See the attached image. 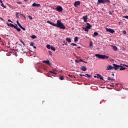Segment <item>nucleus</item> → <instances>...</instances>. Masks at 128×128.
<instances>
[{
	"mask_svg": "<svg viewBox=\"0 0 128 128\" xmlns=\"http://www.w3.org/2000/svg\"><path fill=\"white\" fill-rule=\"evenodd\" d=\"M47 23L50 24H51V26H56V28H58L61 30H66V26L64 25V24H62V21L60 20H57L56 24L52 22L50 20L47 21Z\"/></svg>",
	"mask_w": 128,
	"mask_h": 128,
	"instance_id": "nucleus-1",
	"label": "nucleus"
},
{
	"mask_svg": "<svg viewBox=\"0 0 128 128\" xmlns=\"http://www.w3.org/2000/svg\"><path fill=\"white\" fill-rule=\"evenodd\" d=\"M95 56H96V58H101L102 60H104V58H108V56L100 54H96Z\"/></svg>",
	"mask_w": 128,
	"mask_h": 128,
	"instance_id": "nucleus-2",
	"label": "nucleus"
},
{
	"mask_svg": "<svg viewBox=\"0 0 128 128\" xmlns=\"http://www.w3.org/2000/svg\"><path fill=\"white\" fill-rule=\"evenodd\" d=\"M106 2H110V0H98V3L100 4H106Z\"/></svg>",
	"mask_w": 128,
	"mask_h": 128,
	"instance_id": "nucleus-3",
	"label": "nucleus"
},
{
	"mask_svg": "<svg viewBox=\"0 0 128 128\" xmlns=\"http://www.w3.org/2000/svg\"><path fill=\"white\" fill-rule=\"evenodd\" d=\"M56 10L60 12H62V7L60 6H58L56 8H55Z\"/></svg>",
	"mask_w": 128,
	"mask_h": 128,
	"instance_id": "nucleus-4",
	"label": "nucleus"
},
{
	"mask_svg": "<svg viewBox=\"0 0 128 128\" xmlns=\"http://www.w3.org/2000/svg\"><path fill=\"white\" fill-rule=\"evenodd\" d=\"M113 69L115 70H120V66L116 64H113Z\"/></svg>",
	"mask_w": 128,
	"mask_h": 128,
	"instance_id": "nucleus-5",
	"label": "nucleus"
},
{
	"mask_svg": "<svg viewBox=\"0 0 128 128\" xmlns=\"http://www.w3.org/2000/svg\"><path fill=\"white\" fill-rule=\"evenodd\" d=\"M105 30L106 32H110L111 34H114V30L112 28H105Z\"/></svg>",
	"mask_w": 128,
	"mask_h": 128,
	"instance_id": "nucleus-6",
	"label": "nucleus"
},
{
	"mask_svg": "<svg viewBox=\"0 0 128 128\" xmlns=\"http://www.w3.org/2000/svg\"><path fill=\"white\" fill-rule=\"evenodd\" d=\"M106 70H113V66L112 65L108 64L106 66Z\"/></svg>",
	"mask_w": 128,
	"mask_h": 128,
	"instance_id": "nucleus-7",
	"label": "nucleus"
},
{
	"mask_svg": "<svg viewBox=\"0 0 128 128\" xmlns=\"http://www.w3.org/2000/svg\"><path fill=\"white\" fill-rule=\"evenodd\" d=\"M32 6H33L34 8H36V6L37 8H40V4L34 3L33 4H32Z\"/></svg>",
	"mask_w": 128,
	"mask_h": 128,
	"instance_id": "nucleus-8",
	"label": "nucleus"
},
{
	"mask_svg": "<svg viewBox=\"0 0 128 128\" xmlns=\"http://www.w3.org/2000/svg\"><path fill=\"white\" fill-rule=\"evenodd\" d=\"M82 20H84V22H88V15L84 16L82 17Z\"/></svg>",
	"mask_w": 128,
	"mask_h": 128,
	"instance_id": "nucleus-9",
	"label": "nucleus"
},
{
	"mask_svg": "<svg viewBox=\"0 0 128 128\" xmlns=\"http://www.w3.org/2000/svg\"><path fill=\"white\" fill-rule=\"evenodd\" d=\"M80 1L75 2L74 3V6H80Z\"/></svg>",
	"mask_w": 128,
	"mask_h": 128,
	"instance_id": "nucleus-10",
	"label": "nucleus"
},
{
	"mask_svg": "<svg viewBox=\"0 0 128 128\" xmlns=\"http://www.w3.org/2000/svg\"><path fill=\"white\" fill-rule=\"evenodd\" d=\"M42 62L44 64H49V66H52V63H50V60H48L42 61Z\"/></svg>",
	"mask_w": 128,
	"mask_h": 128,
	"instance_id": "nucleus-11",
	"label": "nucleus"
},
{
	"mask_svg": "<svg viewBox=\"0 0 128 128\" xmlns=\"http://www.w3.org/2000/svg\"><path fill=\"white\" fill-rule=\"evenodd\" d=\"M97 76V78H100V80H104V77L102 76L100 74H96Z\"/></svg>",
	"mask_w": 128,
	"mask_h": 128,
	"instance_id": "nucleus-12",
	"label": "nucleus"
},
{
	"mask_svg": "<svg viewBox=\"0 0 128 128\" xmlns=\"http://www.w3.org/2000/svg\"><path fill=\"white\" fill-rule=\"evenodd\" d=\"M80 70L83 72H86V68L84 66H82L80 67Z\"/></svg>",
	"mask_w": 128,
	"mask_h": 128,
	"instance_id": "nucleus-13",
	"label": "nucleus"
},
{
	"mask_svg": "<svg viewBox=\"0 0 128 128\" xmlns=\"http://www.w3.org/2000/svg\"><path fill=\"white\" fill-rule=\"evenodd\" d=\"M87 26H86V27H87V28H88V30H90V28H92V25H90V23H86Z\"/></svg>",
	"mask_w": 128,
	"mask_h": 128,
	"instance_id": "nucleus-14",
	"label": "nucleus"
},
{
	"mask_svg": "<svg viewBox=\"0 0 128 128\" xmlns=\"http://www.w3.org/2000/svg\"><path fill=\"white\" fill-rule=\"evenodd\" d=\"M7 24L8 26H10L11 28H14V25L12 23H7Z\"/></svg>",
	"mask_w": 128,
	"mask_h": 128,
	"instance_id": "nucleus-15",
	"label": "nucleus"
},
{
	"mask_svg": "<svg viewBox=\"0 0 128 128\" xmlns=\"http://www.w3.org/2000/svg\"><path fill=\"white\" fill-rule=\"evenodd\" d=\"M0 4H0V6H2V8H6V6H4V4H2V0H0Z\"/></svg>",
	"mask_w": 128,
	"mask_h": 128,
	"instance_id": "nucleus-16",
	"label": "nucleus"
},
{
	"mask_svg": "<svg viewBox=\"0 0 128 128\" xmlns=\"http://www.w3.org/2000/svg\"><path fill=\"white\" fill-rule=\"evenodd\" d=\"M119 69H120V70H126V68H124V66H120Z\"/></svg>",
	"mask_w": 128,
	"mask_h": 128,
	"instance_id": "nucleus-17",
	"label": "nucleus"
},
{
	"mask_svg": "<svg viewBox=\"0 0 128 128\" xmlns=\"http://www.w3.org/2000/svg\"><path fill=\"white\" fill-rule=\"evenodd\" d=\"M66 42H72V40L70 39V38H66Z\"/></svg>",
	"mask_w": 128,
	"mask_h": 128,
	"instance_id": "nucleus-18",
	"label": "nucleus"
},
{
	"mask_svg": "<svg viewBox=\"0 0 128 128\" xmlns=\"http://www.w3.org/2000/svg\"><path fill=\"white\" fill-rule=\"evenodd\" d=\"M74 42H78V37L76 36L74 38Z\"/></svg>",
	"mask_w": 128,
	"mask_h": 128,
	"instance_id": "nucleus-19",
	"label": "nucleus"
},
{
	"mask_svg": "<svg viewBox=\"0 0 128 128\" xmlns=\"http://www.w3.org/2000/svg\"><path fill=\"white\" fill-rule=\"evenodd\" d=\"M56 72V70L53 69L52 70L50 71V72H51L52 74H56V72Z\"/></svg>",
	"mask_w": 128,
	"mask_h": 128,
	"instance_id": "nucleus-20",
	"label": "nucleus"
},
{
	"mask_svg": "<svg viewBox=\"0 0 128 128\" xmlns=\"http://www.w3.org/2000/svg\"><path fill=\"white\" fill-rule=\"evenodd\" d=\"M94 36H98V32H94L93 35L94 38Z\"/></svg>",
	"mask_w": 128,
	"mask_h": 128,
	"instance_id": "nucleus-21",
	"label": "nucleus"
},
{
	"mask_svg": "<svg viewBox=\"0 0 128 128\" xmlns=\"http://www.w3.org/2000/svg\"><path fill=\"white\" fill-rule=\"evenodd\" d=\"M18 14H21L20 12H16V16L17 18H20V17L18 16Z\"/></svg>",
	"mask_w": 128,
	"mask_h": 128,
	"instance_id": "nucleus-22",
	"label": "nucleus"
},
{
	"mask_svg": "<svg viewBox=\"0 0 128 128\" xmlns=\"http://www.w3.org/2000/svg\"><path fill=\"white\" fill-rule=\"evenodd\" d=\"M46 48L48 50H50V48H52V46L50 44H47L46 45Z\"/></svg>",
	"mask_w": 128,
	"mask_h": 128,
	"instance_id": "nucleus-23",
	"label": "nucleus"
},
{
	"mask_svg": "<svg viewBox=\"0 0 128 128\" xmlns=\"http://www.w3.org/2000/svg\"><path fill=\"white\" fill-rule=\"evenodd\" d=\"M113 50H118V47L116 46H113Z\"/></svg>",
	"mask_w": 128,
	"mask_h": 128,
	"instance_id": "nucleus-24",
	"label": "nucleus"
},
{
	"mask_svg": "<svg viewBox=\"0 0 128 128\" xmlns=\"http://www.w3.org/2000/svg\"><path fill=\"white\" fill-rule=\"evenodd\" d=\"M108 80H114V78H112L110 77H108Z\"/></svg>",
	"mask_w": 128,
	"mask_h": 128,
	"instance_id": "nucleus-25",
	"label": "nucleus"
},
{
	"mask_svg": "<svg viewBox=\"0 0 128 128\" xmlns=\"http://www.w3.org/2000/svg\"><path fill=\"white\" fill-rule=\"evenodd\" d=\"M31 38L33 40H34V38H36V35H32L31 36Z\"/></svg>",
	"mask_w": 128,
	"mask_h": 128,
	"instance_id": "nucleus-26",
	"label": "nucleus"
},
{
	"mask_svg": "<svg viewBox=\"0 0 128 128\" xmlns=\"http://www.w3.org/2000/svg\"><path fill=\"white\" fill-rule=\"evenodd\" d=\"M83 28V30H85V32H88V30H90L88 28H87L86 26V28Z\"/></svg>",
	"mask_w": 128,
	"mask_h": 128,
	"instance_id": "nucleus-27",
	"label": "nucleus"
},
{
	"mask_svg": "<svg viewBox=\"0 0 128 128\" xmlns=\"http://www.w3.org/2000/svg\"><path fill=\"white\" fill-rule=\"evenodd\" d=\"M52 50H54V52L56 51V48L54 47L53 46H51V48Z\"/></svg>",
	"mask_w": 128,
	"mask_h": 128,
	"instance_id": "nucleus-28",
	"label": "nucleus"
},
{
	"mask_svg": "<svg viewBox=\"0 0 128 128\" xmlns=\"http://www.w3.org/2000/svg\"><path fill=\"white\" fill-rule=\"evenodd\" d=\"M16 22H17V24H18V26H20H20H22V25L20 24V22H18V20H16Z\"/></svg>",
	"mask_w": 128,
	"mask_h": 128,
	"instance_id": "nucleus-29",
	"label": "nucleus"
},
{
	"mask_svg": "<svg viewBox=\"0 0 128 128\" xmlns=\"http://www.w3.org/2000/svg\"><path fill=\"white\" fill-rule=\"evenodd\" d=\"M92 44H94V43H92V42L91 41L90 42V46L92 47L93 46Z\"/></svg>",
	"mask_w": 128,
	"mask_h": 128,
	"instance_id": "nucleus-30",
	"label": "nucleus"
},
{
	"mask_svg": "<svg viewBox=\"0 0 128 128\" xmlns=\"http://www.w3.org/2000/svg\"><path fill=\"white\" fill-rule=\"evenodd\" d=\"M20 42H22V44L24 46H26V44H24V42H22V40L20 39Z\"/></svg>",
	"mask_w": 128,
	"mask_h": 128,
	"instance_id": "nucleus-31",
	"label": "nucleus"
},
{
	"mask_svg": "<svg viewBox=\"0 0 128 128\" xmlns=\"http://www.w3.org/2000/svg\"><path fill=\"white\" fill-rule=\"evenodd\" d=\"M63 43L64 44H63V46H64V44H65L66 46H68V42H66L64 41V42H63Z\"/></svg>",
	"mask_w": 128,
	"mask_h": 128,
	"instance_id": "nucleus-32",
	"label": "nucleus"
},
{
	"mask_svg": "<svg viewBox=\"0 0 128 128\" xmlns=\"http://www.w3.org/2000/svg\"><path fill=\"white\" fill-rule=\"evenodd\" d=\"M86 78H90V76H92V75H90L88 74H86Z\"/></svg>",
	"mask_w": 128,
	"mask_h": 128,
	"instance_id": "nucleus-33",
	"label": "nucleus"
},
{
	"mask_svg": "<svg viewBox=\"0 0 128 128\" xmlns=\"http://www.w3.org/2000/svg\"><path fill=\"white\" fill-rule=\"evenodd\" d=\"M30 46H34V42H31V43L30 44Z\"/></svg>",
	"mask_w": 128,
	"mask_h": 128,
	"instance_id": "nucleus-34",
	"label": "nucleus"
},
{
	"mask_svg": "<svg viewBox=\"0 0 128 128\" xmlns=\"http://www.w3.org/2000/svg\"><path fill=\"white\" fill-rule=\"evenodd\" d=\"M20 28H22V30H26V28L22 27V26H20Z\"/></svg>",
	"mask_w": 128,
	"mask_h": 128,
	"instance_id": "nucleus-35",
	"label": "nucleus"
},
{
	"mask_svg": "<svg viewBox=\"0 0 128 128\" xmlns=\"http://www.w3.org/2000/svg\"><path fill=\"white\" fill-rule=\"evenodd\" d=\"M14 28H16V30L18 28V24H16V26L14 25V26H13Z\"/></svg>",
	"mask_w": 128,
	"mask_h": 128,
	"instance_id": "nucleus-36",
	"label": "nucleus"
},
{
	"mask_svg": "<svg viewBox=\"0 0 128 128\" xmlns=\"http://www.w3.org/2000/svg\"><path fill=\"white\" fill-rule=\"evenodd\" d=\"M60 80H64V77L62 76H60Z\"/></svg>",
	"mask_w": 128,
	"mask_h": 128,
	"instance_id": "nucleus-37",
	"label": "nucleus"
},
{
	"mask_svg": "<svg viewBox=\"0 0 128 128\" xmlns=\"http://www.w3.org/2000/svg\"><path fill=\"white\" fill-rule=\"evenodd\" d=\"M122 34H126V31L123 30L122 31Z\"/></svg>",
	"mask_w": 128,
	"mask_h": 128,
	"instance_id": "nucleus-38",
	"label": "nucleus"
},
{
	"mask_svg": "<svg viewBox=\"0 0 128 128\" xmlns=\"http://www.w3.org/2000/svg\"><path fill=\"white\" fill-rule=\"evenodd\" d=\"M20 16H22V17H24V20H26V16H24L23 14H20Z\"/></svg>",
	"mask_w": 128,
	"mask_h": 128,
	"instance_id": "nucleus-39",
	"label": "nucleus"
},
{
	"mask_svg": "<svg viewBox=\"0 0 128 128\" xmlns=\"http://www.w3.org/2000/svg\"><path fill=\"white\" fill-rule=\"evenodd\" d=\"M28 18H30V20H32V16H28Z\"/></svg>",
	"mask_w": 128,
	"mask_h": 128,
	"instance_id": "nucleus-40",
	"label": "nucleus"
},
{
	"mask_svg": "<svg viewBox=\"0 0 128 128\" xmlns=\"http://www.w3.org/2000/svg\"><path fill=\"white\" fill-rule=\"evenodd\" d=\"M70 45H71V46H76V44H74V43H72V44H70Z\"/></svg>",
	"mask_w": 128,
	"mask_h": 128,
	"instance_id": "nucleus-41",
	"label": "nucleus"
},
{
	"mask_svg": "<svg viewBox=\"0 0 128 128\" xmlns=\"http://www.w3.org/2000/svg\"><path fill=\"white\" fill-rule=\"evenodd\" d=\"M48 54H50V56H52V52L48 51Z\"/></svg>",
	"mask_w": 128,
	"mask_h": 128,
	"instance_id": "nucleus-42",
	"label": "nucleus"
},
{
	"mask_svg": "<svg viewBox=\"0 0 128 128\" xmlns=\"http://www.w3.org/2000/svg\"><path fill=\"white\" fill-rule=\"evenodd\" d=\"M68 76H70V78H74L72 76H71L70 74H68Z\"/></svg>",
	"mask_w": 128,
	"mask_h": 128,
	"instance_id": "nucleus-43",
	"label": "nucleus"
},
{
	"mask_svg": "<svg viewBox=\"0 0 128 128\" xmlns=\"http://www.w3.org/2000/svg\"><path fill=\"white\" fill-rule=\"evenodd\" d=\"M16 30H18V32H20V28H17Z\"/></svg>",
	"mask_w": 128,
	"mask_h": 128,
	"instance_id": "nucleus-44",
	"label": "nucleus"
},
{
	"mask_svg": "<svg viewBox=\"0 0 128 128\" xmlns=\"http://www.w3.org/2000/svg\"><path fill=\"white\" fill-rule=\"evenodd\" d=\"M8 20V22H12V24L14 23V22H12V21L10 20Z\"/></svg>",
	"mask_w": 128,
	"mask_h": 128,
	"instance_id": "nucleus-45",
	"label": "nucleus"
},
{
	"mask_svg": "<svg viewBox=\"0 0 128 128\" xmlns=\"http://www.w3.org/2000/svg\"><path fill=\"white\" fill-rule=\"evenodd\" d=\"M80 62L79 60H75V62L78 63V62Z\"/></svg>",
	"mask_w": 128,
	"mask_h": 128,
	"instance_id": "nucleus-46",
	"label": "nucleus"
},
{
	"mask_svg": "<svg viewBox=\"0 0 128 128\" xmlns=\"http://www.w3.org/2000/svg\"><path fill=\"white\" fill-rule=\"evenodd\" d=\"M17 3L18 4H22V2H17Z\"/></svg>",
	"mask_w": 128,
	"mask_h": 128,
	"instance_id": "nucleus-47",
	"label": "nucleus"
},
{
	"mask_svg": "<svg viewBox=\"0 0 128 128\" xmlns=\"http://www.w3.org/2000/svg\"><path fill=\"white\" fill-rule=\"evenodd\" d=\"M0 20H1L4 22V20L2 18H0Z\"/></svg>",
	"mask_w": 128,
	"mask_h": 128,
	"instance_id": "nucleus-48",
	"label": "nucleus"
},
{
	"mask_svg": "<svg viewBox=\"0 0 128 128\" xmlns=\"http://www.w3.org/2000/svg\"><path fill=\"white\" fill-rule=\"evenodd\" d=\"M124 18H128V16H125Z\"/></svg>",
	"mask_w": 128,
	"mask_h": 128,
	"instance_id": "nucleus-49",
	"label": "nucleus"
},
{
	"mask_svg": "<svg viewBox=\"0 0 128 128\" xmlns=\"http://www.w3.org/2000/svg\"><path fill=\"white\" fill-rule=\"evenodd\" d=\"M123 66H125L126 68H128V65L123 64Z\"/></svg>",
	"mask_w": 128,
	"mask_h": 128,
	"instance_id": "nucleus-50",
	"label": "nucleus"
},
{
	"mask_svg": "<svg viewBox=\"0 0 128 128\" xmlns=\"http://www.w3.org/2000/svg\"><path fill=\"white\" fill-rule=\"evenodd\" d=\"M79 62H84V60H79Z\"/></svg>",
	"mask_w": 128,
	"mask_h": 128,
	"instance_id": "nucleus-51",
	"label": "nucleus"
},
{
	"mask_svg": "<svg viewBox=\"0 0 128 128\" xmlns=\"http://www.w3.org/2000/svg\"><path fill=\"white\" fill-rule=\"evenodd\" d=\"M33 48H36V46H34Z\"/></svg>",
	"mask_w": 128,
	"mask_h": 128,
	"instance_id": "nucleus-52",
	"label": "nucleus"
},
{
	"mask_svg": "<svg viewBox=\"0 0 128 128\" xmlns=\"http://www.w3.org/2000/svg\"><path fill=\"white\" fill-rule=\"evenodd\" d=\"M83 62H84L85 64H88V62L83 61Z\"/></svg>",
	"mask_w": 128,
	"mask_h": 128,
	"instance_id": "nucleus-53",
	"label": "nucleus"
},
{
	"mask_svg": "<svg viewBox=\"0 0 128 128\" xmlns=\"http://www.w3.org/2000/svg\"><path fill=\"white\" fill-rule=\"evenodd\" d=\"M80 76H82V74H80Z\"/></svg>",
	"mask_w": 128,
	"mask_h": 128,
	"instance_id": "nucleus-54",
	"label": "nucleus"
},
{
	"mask_svg": "<svg viewBox=\"0 0 128 128\" xmlns=\"http://www.w3.org/2000/svg\"><path fill=\"white\" fill-rule=\"evenodd\" d=\"M86 76L84 74H82V76Z\"/></svg>",
	"mask_w": 128,
	"mask_h": 128,
	"instance_id": "nucleus-55",
	"label": "nucleus"
},
{
	"mask_svg": "<svg viewBox=\"0 0 128 128\" xmlns=\"http://www.w3.org/2000/svg\"><path fill=\"white\" fill-rule=\"evenodd\" d=\"M109 14H111V15H112V13H111L110 12H109Z\"/></svg>",
	"mask_w": 128,
	"mask_h": 128,
	"instance_id": "nucleus-56",
	"label": "nucleus"
},
{
	"mask_svg": "<svg viewBox=\"0 0 128 128\" xmlns=\"http://www.w3.org/2000/svg\"><path fill=\"white\" fill-rule=\"evenodd\" d=\"M73 78H76V76H72Z\"/></svg>",
	"mask_w": 128,
	"mask_h": 128,
	"instance_id": "nucleus-57",
	"label": "nucleus"
},
{
	"mask_svg": "<svg viewBox=\"0 0 128 128\" xmlns=\"http://www.w3.org/2000/svg\"><path fill=\"white\" fill-rule=\"evenodd\" d=\"M97 77H98V76H94V78H97Z\"/></svg>",
	"mask_w": 128,
	"mask_h": 128,
	"instance_id": "nucleus-58",
	"label": "nucleus"
},
{
	"mask_svg": "<svg viewBox=\"0 0 128 128\" xmlns=\"http://www.w3.org/2000/svg\"><path fill=\"white\" fill-rule=\"evenodd\" d=\"M78 48H80V46L78 47Z\"/></svg>",
	"mask_w": 128,
	"mask_h": 128,
	"instance_id": "nucleus-59",
	"label": "nucleus"
},
{
	"mask_svg": "<svg viewBox=\"0 0 128 128\" xmlns=\"http://www.w3.org/2000/svg\"><path fill=\"white\" fill-rule=\"evenodd\" d=\"M1 40H2V38H0V42Z\"/></svg>",
	"mask_w": 128,
	"mask_h": 128,
	"instance_id": "nucleus-60",
	"label": "nucleus"
},
{
	"mask_svg": "<svg viewBox=\"0 0 128 128\" xmlns=\"http://www.w3.org/2000/svg\"><path fill=\"white\" fill-rule=\"evenodd\" d=\"M25 2H27L28 0H24Z\"/></svg>",
	"mask_w": 128,
	"mask_h": 128,
	"instance_id": "nucleus-61",
	"label": "nucleus"
},
{
	"mask_svg": "<svg viewBox=\"0 0 128 128\" xmlns=\"http://www.w3.org/2000/svg\"><path fill=\"white\" fill-rule=\"evenodd\" d=\"M2 44H4V42H2Z\"/></svg>",
	"mask_w": 128,
	"mask_h": 128,
	"instance_id": "nucleus-62",
	"label": "nucleus"
},
{
	"mask_svg": "<svg viewBox=\"0 0 128 128\" xmlns=\"http://www.w3.org/2000/svg\"><path fill=\"white\" fill-rule=\"evenodd\" d=\"M121 66H122V64H120Z\"/></svg>",
	"mask_w": 128,
	"mask_h": 128,
	"instance_id": "nucleus-63",
	"label": "nucleus"
},
{
	"mask_svg": "<svg viewBox=\"0 0 128 128\" xmlns=\"http://www.w3.org/2000/svg\"><path fill=\"white\" fill-rule=\"evenodd\" d=\"M112 76H114V74H112Z\"/></svg>",
	"mask_w": 128,
	"mask_h": 128,
	"instance_id": "nucleus-64",
	"label": "nucleus"
}]
</instances>
